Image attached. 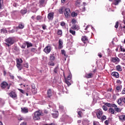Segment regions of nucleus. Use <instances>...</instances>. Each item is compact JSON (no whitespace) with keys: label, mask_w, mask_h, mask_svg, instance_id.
Instances as JSON below:
<instances>
[{"label":"nucleus","mask_w":125,"mask_h":125,"mask_svg":"<svg viewBox=\"0 0 125 125\" xmlns=\"http://www.w3.org/2000/svg\"><path fill=\"white\" fill-rule=\"evenodd\" d=\"M42 116H43V113L42 112V110L39 109L38 110L35 111L33 116L32 119L35 121H40L41 120V117Z\"/></svg>","instance_id":"f257e3e1"},{"label":"nucleus","mask_w":125,"mask_h":125,"mask_svg":"<svg viewBox=\"0 0 125 125\" xmlns=\"http://www.w3.org/2000/svg\"><path fill=\"white\" fill-rule=\"evenodd\" d=\"M0 86L2 89H4L5 88H6V87L7 89H9V88H10V85H9L8 83L5 81H3L1 83Z\"/></svg>","instance_id":"f03ea898"},{"label":"nucleus","mask_w":125,"mask_h":125,"mask_svg":"<svg viewBox=\"0 0 125 125\" xmlns=\"http://www.w3.org/2000/svg\"><path fill=\"white\" fill-rule=\"evenodd\" d=\"M5 42H7L6 45L7 46H10V45H12V44L14 43V40H13V38L11 37H9L6 39Z\"/></svg>","instance_id":"7ed1b4c3"},{"label":"nucleus","mask_w":125,"mask_h":125,"mask_svg":"<svg viewBox=\"0 0 125 125\" xmlns=\"http://www.w3.org/2000/svg\"><path fill=\"white\" fill-rule=\"evenodd\" d=\"M72 79V74L71 73H69L68 76L66 78H65V80H64V83L67 84L68 86H70L71 85V83H70V81H71V79Z\"/></svg>","instance_id":"20e7f679"},{"label":"nucleus","mask_w":125,"mask_h":125,"mask_svg":"<svg viewBox=\"0 0 125 125\" xmlns=\"http://www.w3.org/2000/svg\"><path fill=\"white\" fill-rule=\"evenodd\" d=\"M95 113L96 114L97 118L100 120V119H101V117H102V115H103V112L102 110L100 109H98L96 110Z\"/></svg>","instance_id":"39448f33"},{"label":"nucleus","mask_w":125,"mask_h":125,"mask_svg":"<svg viewBox=\"0 0 125 125\" xmlns=\"http://www.w3.org/2000/svg\"><path fill=\"white\" fill-rule=\"evenodd\" d=\"M9 96L13 98V99H14L15 100H16L17 99V94H16V92L15 91H11L9 94Z\"/></svg>","instance_id":"423d86ee"},{"label":"nucleus","mask_w":125,"mask_h":125,"mask_svg":"<svg viewBox=\"0 0 125 125\" xmlns=\"http://www.w3.org/2000/svg\"><path fill=\"white\" fill-rule=\"evenodd\" d=\"M70 14H71V10L70 9L66 8L64 12V16L66 18H68L69 17H70Z\"/></svg>","instance_id":"0eeeda50"},{"label":"nucleus","mask_w":125,"mask_h":125,"mask_svg":"<svg viewBox=\"0 0 125 125\" xmlns=\"http://www.w3.org/2000/svg\"><path fill=\"white\" fill-rule=\"evenodd\" d=\"M43 51L45 52L46 54H48V53H50V51H51V46L49 45L46 46Z\"/></svg>","instance_id":"6e6552de"},{"label":"nucleus","mask_w":125,"mask_h":125,"mask_svg":"<svg viewBox=\"0 0 125 125\" xmlns=\"http://www.w3.org/2000/svg\"><path fill=\"white\" fill-rule=\"evenodd\" d=\"M120 59L118 57H113L111 58V62L115 64H118V63H120Z\"/></svg>","instance_id":"1a4fd4ad"},{"label":"nucleus","mask_w":125,"mask_h":125,"mask_svg":"<svg viewBox=\"0 0 125 125\" xmlns=\"http://www.w3.org/2000/svg\"><path fill=\"white\" fill-rule=\"evenodd\" d=\"M53 17H54V13L52 12L48 14L47 18L48 20H53Z\"/></svg>","instance_id":"9d476101"},{"label":"nucleus","mask_w":125,"mask_h":125,"mask_svg":"<svg viewBox=\"0 0 125 125\" xmlns=\"http://www.w3.org/2000/svg\"><path fill=\"white\" fill-rule=\"evenodd\" d=\"M21 112L23 114H27V113H29V109L27 107H21Z\"/></svg>","instance_id":"9b49d317"},{"label":"nucleus","mask_w":125,"mask_h":125,"mask_svg":"<svg viewBox=\"0 0 125 125\" xmlns=\"http://www.w3.org/2000/svg\"><path fill=\"white\" fill-rule=\"evenodd\" d=\"M81 40L83 42L84 44L88 42V39L86 36H83Z\"/></svg>","instance_id":"f8f14e48"},{"label":"nucleus","mask_w":125,"mask_h":125,"mask_svg":"<svg viewBox=\"0 0 125 125\" xmlns=\"http://www.w3.org/2000/svg\"><path fill=\"white\" fill-rule=\"evenodd\" d=\"M84 77L86 78V79H91V78L93 77V74L91 73H86Z\"/></svg>","instance_id":"ddd939ff"},{"label":"nucleus","mask_w":125,"mask_h":125,"mask_svg":"<svg viewBox=\"0 0 125 125\" xmlns=\"http://www.w3.org/2000/svg\"><path fill=\"white\" fill-rule=\"evenodd\" d=\"M111 76L114 77L116 79L120 78V75H119V73L117 72H113L111 73Z\"/></svg>","instance_id":"4468645a"},{"label":"nucleus","mask_w":125,"mask_h":125,"mask_svg":"<svg viewBox=\"0 0 125 125\" xmlns=\"http://www.w3.org/2000/svg\"><path fill=\"white\" fill-rule=\"evenodd\" d=\"M63 48V41L61 40V39H60L59 40V46L58 48L59 49H61V48Z\"/></svg>","instance_id":"2eb2a0df"},{"label":"nucleus","mask_w":125,"mask_h":125,"mask_svg":"<svg viewBox=\"0 0 125 125\" xmlns=\"http://www.w3.org/2000/svg\"><path fill=\"white\" fill-rule=\"evenodd\" d=\"M47 97L48 98H50V97H51V96H52V92L51 91V89H49L47 90Z\"/></svg>","instance_id":"dca6fc26"},{"label":"nucleus","mask_w":125,"mask_h":125,"mask_svg":"<svg viewBox=\"0 0 125 125\" xmlns=\"http://www.w3.org/2000/svg\"><path fill=\"white\" fill-rule=\"evenodd\" d=\"M105 106H107V107H110V108H112V107H117V105L114 104L105 103Z\"/></svg>","instance_id":"f3484780"},{"label":"nucleus","mask_w":125,"mask_h":125,"mask_svg":"<svg viewBox=\"0 0 125 125\" xmlns=\"http://www.w3.org/2000/svg\"><path fill=\"white\" fill-rule=\"evenodd\" d=\"M71 28L72 30H79L80 29V26L78 24H74L72 25Z\"/></svg>","instance_id":"a211bd4d"},{"label":"nucleus","mask_w":125,"mask_h":125,"mask_svg":"<svg viewBox=\"0 0 125 125\" xmlns=\"http://www.w3.org/2000/svg\"><path fill=\"white\" fill-rule=\"evenodd\" d=\"M52 117L54 119H57L58 118V116H59V113L58 111L55 112L54 113L52 114Z\"/></svg>","instance_id":"6ab92c4d"},{"label":"nucleus","mask_w":125,"mask_h":125,"mask_svg":"<svg viewBox=\"0 0 125 125\" xmlns=\"http://www.w3.org/2000/svg\"><path fill=\"white\" fill-rule=\"evenodd\" d=\"M119 119L121 122H125V115H122L119 116Z\"/></svg>","instance_id":"aec40b11"},{"label":"nucleus","mask_w":125,"mask_h":125,"mask_svg":"<svg viewBox=\"0 0 125 125\" xmlns=\"http://www.w3.org/2000/svg\"><path fill=\"white\" fill-rule=\"evenodd\" d=\"M16 66L19 71H21V70L23 69V65H22V64H17Z\"/></svg>","instance_id":"412c9836"},{"label":"nucleus","mask_w":125,"mask_h":125,"mask_svg":"<svg viewBox=\"0 0 125 125\" xmlns=\"http://www.w3.org/2000/svg\"><path fill=\"white\" fill-rule=\"evenodd\" d=\"M54 60H55V56L54 54H50V61H54Z\"/></svg>","instance_id":"4be33fe9"},{"label":"nucleus","mask_w":125,"mask_h":125,"mask_svg":"<svg viewBox=\"0 0 125 125\" xmlns=\"http://www.w3.org/2000/svg\"><path fill=\"white\" fill-rule=\"evenodd\" d=\"M108 113L109 114H112L113 115H115V110H114V109L112 108H109Z\"/></svg>","instance_id":"5701e85b"},{"label":"nucleus","mask_w":125,"mask_h":125,"mask_svg":"<svg viewBox=\"0 0 125 125\" xmlns=\"http://www.w3.org/2000/svg\"><path fill=\"white\" fill-rule=\"evenodd\" d=\"M114 108L115 111H116L117 113H121V112H122V109L118 107V106H117V107H114Z\"/></svg>","instance_id":"b1692460"},{"label":"nucleus","mask_w":125,"mask_h":125,"mask_svg":"<svg viewBox=\"0 0 125 125\" xmlns=\"http://www.w3.org/2000/svg\"><path fill=\"white\" fill-rule=\"evenodd\" d=\"M117 103L119 105H122V102H123V98H120L117 101Z\"/></svg>","instance_id":"393cba45"},{"label":"nucleus","mask_w":125,"mask_h":125,"mask_svg":"<svg viewBox=\"0 0 125 125\" xmlns=\"http://www.w3.org/2000/svg\"><path fill=\"white\" fill-rule=\"evenodd\" d=\"M59 69V67H58V66H56L53 70L54 73H55V74H57V73H58Z\"/></svg>","instance_id":"a878e982"},{"label":"nucleus","mask_w":125,"mask_h":125,"mask_svg":"<svg viewBox=\"0 0 125 125\" xmlns=\"http://www.w3.org/2000/svg\"><path fill=\"white\" fill-rule=\"evenodd\" d=\"M116 70L117 71H119V72H122V66H121V65H117Z\"/></svg>","instance_id":"bb28decb"},{"label":"nucleus","mask_w":125,"mask_h":125,"mask_svg":"<svg viewBox=\"0 0 125 125\" xmlns=\"http://www.w3.org/2000/svg\"><path fill=\"white\" fill-rule=\"evenodd\" d=\"M69 33H70V34H72L73 36H76V31L73 30L71 28L69 29Z\"/></svg>","instance_id":"cd10ccee"},{"label":"nucleus","mask_w":125,"mask_h":125,"mask_svg":"<svg viewBox=\"0 0 125 125\" xmlns=\"http://www.w3.org/2000/svg\"><path fill=\"white\" fill-rule=\"evenodd\" d=\"M22 63H23L22 59H18L17 60V64H22Z\"/></svg>","instance_id":"c85d7f7f"},{"label":"nucleus","mask_w":125,"mask_h":125,"mask_svg":"<svg viewBox=\"0 0 125 125\" xmlns=\"http://www.w3.org/2000/svg\"><path fill=\"white\" fill-rule=\"evenodd\" d=\"M21 14H26V13H27V9L21 10Z\"/></svg>","instance_id":"c756f323"},{"label":"nucleus","mask_w":125,"mask_h":125,"mask_svg":"<svg viewBox=\"0 0 125 125\" xmlns=\"http://www.w3.org/2000/svg\"><path fill=\"white\" fill-rule=\"evenodd\" d=\"M0 32L1 34H6L7 33V30H6V29L2 28V29L0 30Z\"/></svg>","instance_id":"7c9ffc66"},{"label":"nucleus","mask_w":125,"mask_h":125,"mask_svg":"<svg viewBox=\"0 0 125 125\" xmlns=\"http://www.w3.org/2000/svg\"><path fill=\"white\" fill-rule=\"evenodd\" d=\"M81 0H77L76 1V5H77V6H81Z\"/></svg>","instance_id":"2f4dec72"},{"label":"nucleus","mask_w":125,"mask_h":125,"mask_svg":"<svg viewBox=\"0 0 125 125\" xmlns=\"http://www.w3.org/2000/svg\"><path fill=\"white\" fill-rule=\"evenodd\" d=\"M121 0H114V4L115 5H118L120 2H121Z\"/></svg>","instance_id":"473e14b6"},{"label":"nucleus","mask_w":125,"mask_h":125,"mask_svg":"<svg viewBox=\"0 0 125 125\" xmlns=\"http://www.w3.org/2000/svg\"><path fill=\"white\" fill-rule=\"evenodd\" d=\"M45 1V0H40L39 1V3L40 5H43L44 4V2Z\"/></svg>","instance_id":"72a5a7b5"},{"label":"nucleus","mask_w":125,"mask_h":125,"mask_svg":"<svg viewBox=\"0 0 125 125\" xmlns=\"http://www.w3.org/2000/svg\"><path fill=\"white\" fill-rule=\"evenodd\" d=\"M107 119V117L105 115H102V117L100 119V120H101L102 121H105Z\"/></svg>","instance_id":"f704fd0d"},{"label":"nucleus","mask_w":125,"mask_h":125,"mask_svg":"<svg viewBox=\"0 0 125 125\" xmlns=\"http://www.w3.org/2000/svg\"><path fill=\"white\" fill-rule=\"evenodd\" d=\"M58 36H62V30L59 29L57 32Z\"/></svg>","instance_id":"c9c22d12"},{"label":"nucleus","mask_w":125,"mask_h":125,"mask_svg":"<svg viewBox=\"0 0 125 125\" xmlns=\"http://www.w3.org/2000/svg\"><path fill=\"white\" fill-rule=\"evenodd\" d=\"M71 16L72 17H76V16H78V13L75 12H73L71 13Z\"/></svg>","instance_id":"e433bc0d"},{"label":"nucleus","mask_w":125,"mask_h":125,"mask_svg":"<svg viewBox=\"0 0 125 125\" xmlns=\"http://www.w3.org/2000/svg\"><path fill=\"white\" fill-rule=\"evenodd\" d=\"M61 52H62V54L64 55V56H65L66 58H67V55H66V51H65V50H62Z\"/></svg>","instance_id":"4c0bfd02"},{"label":"nucleus","mask_w":125,"mask_h":125,"mask_svg":"<svg viewBox=\"0 0 125 125\" xmlns=\"http://www.w3.org/2000/svg\"><path fill=\"white\" fill-rule=\"evenodd\" d=\"M26 43L27 44V48H28V47H31V46H33V44L31 43L26 42Z\"/></svg>","instance_id":"58836bf2"},{"label":"nucleus","mask_w":125,"mask_h":125,"mask_svg":"<svg viewBox=\"0 0 125 125\" xmlns=\"http://www.w3.org/2000/svg\"><path fill=\"white\" fill-rule=\"evenodd\" d=\"M2 5H3V0H0V9H2Z\"/></svg>","instance_id":"ea45409f"},{"label":"nucleus","mask_w":125,"mask_h":125,"mask_svg":"<svg viewBox=\"0 0 125 125\" xmlns=\"http://www.w3.org/2000/svg\"><path fill=\"white\" fill-rule=\"evenodd\" d=\"M18 28H19V29H23L24 28V25L22 23H20L18 26Z\"/></svg>","instance_id":"a19ab883"},{"label":"nucleus","mask_w":125,"mask_h":125,"mask_svg":"<svg viewBox=\"0 0 125 125\" xmlns=\"http://www.w3.org/2000/svg\"><path fill=\"white\" fill-rule=\"evenodd\" d=\"M48 65H50V66H54V62H52V61H50L48 63Z\"/></svg>","instance_id":"79ce46f5"},{"label":"nucleus","mask_w":125,"mask_h":125,"mask_svg":"<svg viewBox=\"0 0 125 125\" xmlns=\"http://www.w3.org/2000/svg\"><path fill=\"white\" fill-rule=\"evenodd\" d=\"M36 19L38 21L42 20V17L41 16H37Z\"/></svg>","instance_id":"37998d69"},{"label":"nucleus","mask_w":125,"mask_h":125,"mask_svg":"<svg viewBox=\"0 0 125 125\" xmlns=\"http://www.w3.org/2000/svg\"><path fill=\"white\" fill-rule=\"evenodd\" d=\"M32 92L33 94H36L37 93V88L32 89Z\"/></svg>","instance_id":"c03bdc74"},{"label":"nucleus","mask_w":125,"mask_h":125,"mask_svg":"<svg viewBox=\"0 0 125 125\" xmlns=\"http://www.w3.org/2000/svg\"><path fill=\"white\" fill-rule=\"evenodd\" d=\"M71 23L72 25H74V24H76L77 23V21L75 19H72L71 21Z\"/></svg>","instance_id":"a18cd8bd"},{"label":"nucleus","mask_w":125,"mask_h":125,"mask_svg":"<svg viewBox=\"0 0 125 125\" xmlns=\"http://www.w3.org/2000/svg\"><path fill=\"white\" fill-rule=\"evenodd\" d=\"M59 12L60 14H62L63 13V8H61L59 9Z\"/></svg>","instance_id":"49530a36"},{"label":"nucleus","mask_w":125,"mask_h":125,"mask_svg":"<svg viewBox=\"0 0 125 125\" xmlns=\"http://www.w3.org/2000/svg\"><path fill=\"white\" fill-rule=\"evenodd\" d=\"M61 26L62 27H65L66 26V23L64 21L61 22Z\"/></svg>","instance_id":"de8ad7c7"},{"label":"nucleus","mask_w":125,"mask_h":125,"mask_svg":"<svg viewBox=\"0 0 125 125\" xmlns=\"http://www.w3.org/2000/svg\"><path fill=\"white\" fill-rule=\"evenodd\" d=\"M118 27H119V21H116L115 23V28H116V29H118Z\"/></svg>","instance_id":"09e8293b"},{"label":"nucleus","mask_w":125,"mask_h":125,"mask_svg":"<svg viewBox=\"0 0 125 125\" xmlns=\"http://www.w3.org/2000/svg\"><path fill=\"white\" fill-rule=\"evenodd\" d=\"M82 114H83V112H82V111H79L78 112V115H79L80 118H82Z\"/></svg>","instance_id":"8fccbe9b"},{"label":"nucleus","mask_w":125,"mask_h":125,"mask_svg":"<svg viewBox=\"0 0 125 125\" xmlns=\"http://www.w3.org/2000/svg\"><path fill=\"white\" fill-rule=\"evenodd\" d=\"M109 124H110V121H109V120H106L104 122V125H109Z\"/></svg>","instance_id":"3c124183"},{"label":"nucleus","mask_w":125,"mask_h":125,"mask_svg":"<svg viewBox=\"0 0 125 125\" xmlns=\"http://www.w3.org/2000/svg\"><path fill=\"white\" fill-rule=\"evenodd\" d=\"M103 108L104 111H107V110H108V108L105 105L103 106Z\"/></svg>","instance_id":"603ef678"},{"label":"nucleus","mask_w":125,"mask_h":125,"mask_svg":"<svg viewBox=\"0 0 125 125\" xmlns=\"http://www.w3.org/2000/svg\"><path fill=\"white\" fill-rule=\"evenodd\" d=\"M23 66L25 68H29V64L28 63H24Z\"/></svg>","instance_id":"864d4df0"},{"label":"nucleus","mask_w":125,"mask_h":125,"mask_svg":"<svg viewBox=\"0 0 125 125\" xmlns=\"http://www.w3.org/2000/svg\"><path fill=\"white\" fill-rule=\"evenodd\" d=\"M120 50L123 52H125V49L123 48L122 46H120Z\"/></svg>","instance_id":"5fc2aeb1"},{"label":"nucleus","mask_w":125,"mask_h":125,"mask_svg":"<svg viewBox=\"0 0 125 125\" xmlns=\"http://www.w3.org/2000/svg\"><path fill=\"white\" fill-rule=\"evenodd\" d=\"M31 51H32V52H35L37 51V49L35 48H32Z\"/></svg>","instance_id":"6e6d98bb"},{"label":"nucleus","mask_w":125,"mask_h":125,"mask_svg":"<svg viewBox=\"0 0 125 125\" xmlns=\"http://www.w3.org/2000/svg\"><path fill=\"white\" fill-rule=\"evenodd\" d=\"M18 90H19L20 92H21V93H22V94H25V92H24V90L21 89H18Z\"/></svg>","instance_id":"4d7b16f0"},{"label":"nucleus","mask_w":125,"mask_h":125,"mask_svg":"<svg viewBox=\"0 0 125 125\" xmlns=\"http://www.w3.org/2000/svg\"><path fill=\"white\" fill-rule=\"evenodd\" d=\"M10 78L11 80H14V76L11 75V74L10 73L9 74Z\"/></svg>","instance_id":"13d9d810"},{"label":"nucleus","mask_w":125,"mask_h":125,"mask_svg":"<svg viewBox=\"0 0 125 125\" xmlns=\"http://www.w3.org/2000/svg\"><path fill=\"white\" fill-rule=\"evenodd\" d=\"M121 87L122 86H118L117 87H116V90H120Z\"/></svg>","instance_id":"bf43d9fd"},{"label":"nucleus","mask_w":125,"mask_h":125,"mask_svg":"<svg viewBox=\"0 0 125 125\" xmlns=\"http://www.w3.org/2000/svg\"><path fill=\"white\" fill-rule=\"evenodd\" d=\"M36 89V85L34 84H33L32 85V89Z\"/></svg>","instance_id":"052dcab7"},{"label":"nucleus","mask_w":125,"mask_h":125,"mask_svg":"<svg viewBox=\"0 0 125 125\" xmlns=\"http://www.w3.org/2000/svg\"><path fill=\"white\" fill-rule=\"evenodd\" d=\"M98 124H99V122H95V121H94V122H93V125H97Z\"/></svg>","instance_id":"680f3d73"},{"label":"nucleus","mask_w":125,"mask_h":125,"mask_svg":"<svg viewBox=\"0 0 125 125\" xmlns=\"http://www.w3.org/2000/svg\"><path fill=\"white\" fill-rule=\"evenodd\" d=\"M21 48H25V47H26V44H23L21 46Z\"/></svg>","instance_id":"e2e57ef3"},{"label":"nucleus","mask_w":125,"mask_h":125,"mask_svg":"<svg viewBox=\"0 0 125 125\" xmlns=\"http://www.w3.org/2000/svg\"><path fill=\"white\" fill-rule=\"evenodd\" d=\"M116 83H120V84H121V83H122V81H121V80H118L117 81Z\"/></svg>","instance_id":"0e129e2a"},{"label":"nucleus","mask_w":125,"mask_h":125,"mask_svg":"<svg viewBox=\"0 0 125 125\" xmlns=\"http://www.w3.org/2000/svg\"><path fill=\"white\" fill-rule=\"evenodd\" d=\"M122 94H125V88L123 89V91H122Z\"/></svg>","instance_id":"69168bd1"},{"label":"nucleus","mask_w":125,"mask_h":125,"mask_svg":"<svg viewBox=\"0 0 125 125\" xmlns=\"http://www.w3.org/2000/svg\"><path fill=\"white\" fill-rule=\"evenodd\" d=\"M43 125H55V124L54 123H51L50 124H44Z\"/></svg>","instance_id":"338daca9"},{"label":"nucleus","mask_w":125,"mask_h":125,"mask_svg":"<svg viewBox=\"0 0 125 125\" xmlns=\"http://www.w3.org/2000/svg\"><path fill=\"white\" fill-rule=\"evenodd\" d=\"M122 102L125 104V98H122Z\"/></svg>","instance_id":"774afa93"}]
</instances>
